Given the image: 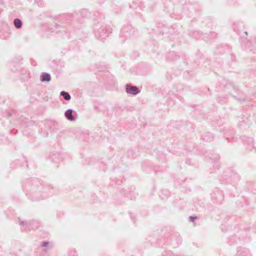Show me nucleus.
Wrapping results in <instances>:
<instances>
[{"label": "nucleus", "instance_id": "nucleus-19", "mask_svg": "<svg viewBox=\"0 0 256 256\" xmlns=\"http://www.w3.org/2000/svg\"><path fill=\"white\" fill-rule=\"evenodd\" d=\"M82 12H87V11L86 10H83Z\"/></svg>", "mask_w": 256, "mask_h": 256}, {"label": "nucleus", "instance_id": "nucleus-21", "mask_svg": "<svg viewBox=\"0 0 256 256\" xmlns=\"http://www.w3.org/2000/svg\"><path fill=\"white\" fill-rule=\"evenodd\" d=\"M56 26H60L59 24H56Z\"/></svg>", "mask_w": 256, "mask_h": 256}, {"label": "nucleus", "instance_id": "nucleus-16", "mask_svg": "<svg viewBox=\"0 0 256 256\" xmlns=\"http://www.w3.org/2000/svg\"><path fill=\"white\" fill-rule=\"evenodd\" d=\"M218 158H216V162H215V166H218Z\"/></svg>", "mask_w": 256, "mask_h": 256}, {"label": "nucleus", "instance_id": "nucleus-17", "mask_svg": "<svg viewBox=\"0 0 256 256\" xmlns=\"http://www.w3.org/2000/svg\"><path fill=\"white\" fill-rule=\"evenodd\" d=\"M203 140H206V141H208V140H210V138H206L205 136L204 138H203Z\"/></svg>", "mask_w": 256, "mask_h": 256}, {"label": "nucleus", "instance_id": "nucleus-18", "mask_svg": "<svg viewBox=\"0 0 256 256\" xmlns=\"http://www.w3.org/2000/svg\"><path fill=\"white\" fill-rule=\"evenodd\" d=\"M238 26H242V27H243V26H243V24H242V23H241V22H240V23H238Z\"/></svg>", "mask_w": 256, "mask_h": 256}, {"label": "nucleus", "instance_id": "nucleus-5", "mask_svg": "<svg viewBox=\"0 0 256 256\" xmlns=\"http://www.w3.org/2000/svg\"><path fill=\"white\" fill-rule=\"evenodd\" d=\"M126 90L128 94L133 95H136L140 92V90L137 87L130 84H126Z\"/></svg>", "mask_w": 256, "mask_h": 256}, {"label": "nucleus", "instance_id": "nucleus-2", "mask_svg": "<svg viewBox=\"0 0 256 256\" xmlns=\"http://www.w3.org/2000/svg\"><path fill=\"white\" fill-rule=\"evenodd\" d=\"M111 29L108 28L106 25H102L98 28H95L94 32L97 38L102 40L105 39L108 36L110 33H111Z\"/></svg>", "mask_w": 256, "mask_h": 256}, {"label": "nucleus", "instance_id": "nucleus-9", "mask_svg": "<svg viewBox=\"0 0 256 256\" xmlns=\"http://www.w3.org/2000/svg\"><path fill=\"white\" fill-rule=\"evenodd\" d=\"M19 224L22 226V230H26L27 228L29 226H30V223L25 220H19Z\"/></svg>", "mask_w": 256, "mask_h": 256}, {"label": "nucleus", "instance_id": "nucleus-13", "mask_svg": "<svg viewBox=\"0 0 256 256\" xmlns=\"http://www.w3.org/2000/svg\"><path fill=\"white\" fill-rule=\"evenodd\" d=\"M49 242H42V246L44 248H46L48 245Z\"/></svg>", "mask_w": 256, "mask_h": 256}, {"label": "nucleus", "instance_id": "nucleus-20", "mask_svg": "<svg viewBox=\"0 0 256 256\" xmlns=\"http://www.w3.org/2000/svg\"><path fill=\"white\" fill-rule=\"evenodd\" d=\"M244 33H245V34H246V35H248V32H246H246H244Z\"/></svg>", "mask_w": 256, "mask_h": 256}, {"label": "nucleus", "instance_id": "nucleus-12", "mask_svg": "<svg viewBox=\"0 0 256 256\" xmlns=\"http://www.w3.org/2000/svg\"><path fill=\"white\" fill-rule=\"evenodd\" d=\"M170 192L167 190H162V194H160V197L162 199H164L166 197L168 196H170Z\"/></svg>", "mask_w": 256, "mask_h": 256}, {"label": "nucleus", "instance_id": "nucleus-11", "mask_svg": "<svg viewBox=\"0 0 256 256\" xmlns=\"http://www.w3.org/2000/svg\"><path fill=\"white\" fill-rule=\"evenodd\" d=\"M14 26L17 28H20L22 25V22L21 20L19 18H16L14 20Z\"/></svg>", "mask_w": 256, "mask_h": 256}, {"label": "nucleus", "instance_id": "nucleus-15", "mask_svg": "<svg viewBox=\"0 0 256 256\" xmlns=\"http://www.w3.org/2000/svg\"><path fill=\"white\" fill-rule=\"evenodd\" d=\"M234 29L235 31L237 32L238 33L239 32V30L237 29L236 24H234Z\"/></svg>", "mask_w": 256, "mask_h": 256}, {"label": "nucleus", "instance_id": "nucleus-4", "mask_svg": "<svg viewBox=\"0 0 256 256\" xmlns=\"http://www.w3.org/2000/svg\"><path fill=\"white\" fill-rule=\"evenodd\" d=\"M64 116L68 120L75 121L77 118V113L72 109H68L64 112Z\"/></svg>", "mask_w": 256, "mask_h": 256}, {"label": "nucleus", "instance_id": "nucleus-6", "mask_svg": "<svg viewBox=\"0 0 256 256\" xmlns=\"http://www.w3.org/2000/svg\"><path fill=\"white\" fill-rule=\"evenodd\" d=\"M72 15L69 14H63L60 15L58 18L59 22H68L72 19Z\"/></svg>", "mask_w": 256, "mask_h": 256}, {"label": "nucleus", "instance_id": "nucleus-1", "mask_svg": "<svg viewBox=\"0 0 256 256\" xmlns=\"http://www.w3.org/2000/svg\"><path fill=\"white\" fill-rule=\"evenodd\" d=\"M54 190L50 186H44L36 180L30 190V194L32 200L39 201L52 196Z\"/></svg>", "mask_w": 256, "mask_h": 256}, {"label": "nucleus", "instance_id": "nucleus-14", "mask_svg": "<svg viewBox=\"0 0 256 256\" xmlns=\"http://www.w3.org/2000/svg\"><path fill=\"white\" fill-rule=\"evenodd\" d=\"M189 218L190 221H193L194 220L196 219L197 217L196 216H190Z\"/></svg>", "mask_w": 256, "mask_h": 256}, {"label": "nucleus", "instance_id": "nucleus-3", "mask_svg": "<svg viewBox=\"0 0 256 256\" xmlns=\"http://www.w3.org/2000/svg\"><path fill=\"white\" fill-rule=\"evenodd\" d=\"M132 30V27L131 25L128 24L124 26L121 30L120 36L126 38H130Z\"/></svg>", "mask_w": 256, "mask_h": 256}, {"label": "nucleus", "instance_id": "nucleus-10", "mask_svg": "<svg viewBox=\"0 0 256 256\" xmlns=\"http://www.w3.org/2000/svg\"><path fill=\"white\" fill-rule=\"evenodd\" d=\"M60 96H62L64 100L67 101H69L71 99L70 95L68 92L65 91H62L60 93Z\"/></svg>", "mask_w": 256, "mask_h": 256}, {"label": "nucleus", "instance_id": "nucleus-7", "mask_svg": "<svg viewBox=\"0 0 256 256\" xmlns=\"http://www.w3.org/2000/svg\"><path fill=\"white\" fill-rule=\"evenodd\" d=\"M51 80L50 74L47 72H42L40 76V80L41 82H49Z\"/></svg>", "mask_w": 256, "mask_h": 256}, {"label": "nucleus", "instance_id": "nucleus-8", "mask_svg": "<svg viewBox=\"0 0 256 256\" xmlns=\"http://www.w3.org/2000/svg\"><path fill=\"white\" fill-rule=\"evenodd\" d=\"M236 256H250L249 251L246 249L240 248L238 250Z\"/></svg>", "mask_w": 256, "mask_h": 256}]
</instances>
